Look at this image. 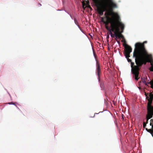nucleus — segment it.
Instances as JSON below:
<instances>
[{"instance_id": "obj_1", "label": "nucleus", "mask_w": 153, "mask_h": 153, "mask_svg": "<svg viewBox=\"0 0 153 153\" xmlns=\"http://www.w3.org/2000/svg\"><path fill=\"white\" fill-rule=\"evenodd\" d=\"M147 42L146 41L144 42L143 43H137L135 45L133 57L134 58L137 57L140 60L143 59L142 57L143 56H147L148 53L146 50L144 44Z\"/></svg>"}, {"instance_id": "obj_2", "label": "nucleus", "mask_w": 153, "mask_h": 153, "mask_svg": "<svg viewBox=\"0 0 153 153\" xmlns=\"http://www.w3.org/2000/svg\"><path fill=\"white\" fill-rule=\"evenodd\" d=\"M109 7V10L105 12L104 14L105 17H102L101 18V22L105 24V27L106 29L107 27H109L108 25L109 23L110 24V25H111V23H113L114 22V20L115 18L110 17L109 16L113 15L117 19H118L119 18V17L117 13L113 12V9L115 8Z\"/></svg>"}, {"instance_id": "obj_3", "label": "nucleus", "mask_w": 153, "mask_h": 153, "mask_svg": "<svg viewBox=\"0 0 153 153\" xmlns=\"http://www.w3.org/2000/svg\"><path fill=\"white\" fill-rule=\"evenodd\" d=\"M142 57L143 59L140 60L137 57L134 58L135 59V62L137 65L135 67L134 71L136 72H138L139 71L140 68L143 64L145 65L146 63L150 62L151 66L153 67V61H152V56L151 55L147 53V56H143Z\"/></svg>"}, {"instance_id": "obj_4", "label": "nucleus", "mask_w": 153, "mask_h": 153, "mask_svg": "<svg viewBox=\"0 0 153 153\" xmlns=\"http://www.w3.org/2000/svg\"><path fill=\"white\" fill-rule=\"evenodd\" d=\"M95 3L97 7V11L99 14L102 16L103 14V12L105 11H108L109 10L110 4L105 3L103 6H102L99 2V0H92Z\"/></svg>"}, {"instance_id": "obj_5", "label": "nucleus", "mask_w": 153, "mask_h": 153, "mask_svg": "<svg viewBox=\"0 0 153 153\" xmlns=\"http://www.w3.org/2000/svg\"><path fill=\"white\" fill-rule=\"evenodd\" d=\"M145 95L146 97V99L148 101L147 108H153V106L152 105L153 100V91L149 93H146L145 92Z\"/></svg>"}, {"instance_id": "obj_6", "label": "nucleus", "mask_w": 153, "mask_h": 153, "mask_svg": "<svg viewBox=\"0 0 153 153\" xmlns=\"http://www.w3.org/2000/svg\"><path fill=\"white\" fill-rule=\"evenodd\" d=\"M127 59L128 61V62H130L131 64V67L132 68L131 71L132 73L134 75L135 78V79L137 81L138 80L139 78V71H138V72H136L134 71L135 67L137 65H134V62H132L131 59H129V58H126Z\"/></svg>"}, {"instance_id": "obj_7", "label": "nucleus", "mask_w": 153, "mask_h": 153, "mask_svg": "<svg viewBox=\"0 0 153 153\" xmlns=\"http://www.w3.org/2000/svg\"><path fill=\"white\" fill-rule=\"evenodd\" d=\"M114 26L113 23H111L110 27H106V29L110 32L111 36L112 38L114 37V36L116 37V35L115 34V33L116 31V30H118L117 29V28H116V27Z\"/></svg>"}, {"instance_id": "obj_8", "label": "nucleus", "mask_w": 153, "mask_h": 153, "mask_svg": "<svg viewBox=\"0 0 153 153\" xmlns=\"http://www.w3.org/2000/svg\"><path fill=\"white\" fill-rule=\"evenodd\" d=\"M147 114L146 116V123H148V120L151 118H152L153 116V108H147Z\"/></svg>"}, {"instance_id": "obj_9", "label": "nucleus", "mask_w": 153, "mask_h": 153, "mask_svg": "<svg viewBox=\"0 0 153 153\" xmlns=\"http://www.w3.org/2000/svg\"><path fill=\"white\" fill-rule=\"evenodd\" d=\"M132 49L128 45H127L125 47V55L126 58H128L130 57V54L131 52Z\"/></svg>"}, {"instance_id": "obj_10", "label": "nucleus", "mask_w": 153, "mask_h": 153, "mask_svg": "<svg viewBox=\"0 0 153 153\" xmlns=\"http://www.w3.org/2000/svg\"><path fill=\"white\" fill-rule=\"evenodd\" d=\"M96 73L98 76V79L99 80H100V77L101 74V70L100 65L99 62L97 61H96Z\"/></svg>"}, {"instance_id": "obj_11", "label": "nucleus", "mask_w": 153, "mask_h": 153, "mask_svg": "<svg viewBox=\"0 0 153 153\" xmlns=\"http://www.w3.org/2000/svg\"><path fill=\"white\" fill-rule=\"evenodd\" d=\"M150 126H151V128L150 129H148L147 128H146V130L149 132L150 133L152 137H153V119H151L150 120Z\"/></svg>"}, {"instance_id": "obj_12", "label": "nucleus", "mask_w": 153, "mask_h": 153, "mask_svg": "<svg viewBox=\"0 0 153 153\" xmlns=\"http://www.w3.org/2000/svg\"><path fill=\"white\" fill-rule=\"evenodd\" d=\"M108 3L110 4V6L109 7L112 8H117V7L116 4L114 1L113 0H108Z\"/></svg>"}, {"instance_id": "obj_13", "label": "nucleus", "mask_w": 153, "mask_h": 153, "mask_svg": "<svg viewBox=\"0 0 153 153\" xmlns=\"http://www.w3.org/2000/svg\"><path fill=\"white\" fill-rule=\"evenodd\" d=\"M114 22H116L118 25V27L119 28H121V30H123L124 29V25L122 22L118 21L116 18L114 20Z\"/></svg>"}, {"instance_id": "obj_14", "label": "nucleus", "mask_w": 153, "mask_h": 153, "mask_svg": "<svg viewBox=\"0 0 153 153\" xmlns=\"http://www.w3.org/2000/svg\"><path fill=\"white\" fill-rule=\"evenodd\" d=\"M113 24H114V26H115L114 27H116V28H117V29H118L117 30H116V32H117L119 33H122L123 32L124 30H120V28L118 27V25H117V24L116 22H114V23H113Z\"/></svg>"}, {"instance_id": "obj_15", "label": "nucleus", "mask_w": 153, "mask_h": 153, "mask_svg": "<svg viewBox=\"0 0 153 153\" xmlns=\"http://www.w3.org/2000/svg\"><path fill=\"white\" fill-rule=\"evenodd\" d=\"M115 34L116 35V38H115V39H117V38H124L123 35L122 34V33H119L115 31Z\"/></svg>"}, {"instance_id": "obj_16", "label": "nucleus", "mask_w": 153, "mask_h": 153, "mask_svg": "<svg viewBox=\"0 0 153 153\" xmlns=\"http://www.w3.org/2000/svg\"><path fill=\"white\" fill-rule=\"evenodd\" d=\"M74 22H75V24L76 25H77L79 27V25L77 21L76 20V18L74 19Z\"/></svg>"}, {"instance_id": "obj_17", "label": "nucleus", "mask_w": 153, "mask_h": 153, "mask_svg": "<svg viewBox=\"0 0 153 153\" xmlns=\"http://www.w3.org/2000/svg\"><path fill=\"white\" fill-rule=\"evenodd\" d=\"M142 81L143 83L145 84V85H146L147 83L146 82V81L145 79L142 78Z\"/></svg>"}, {"instance_id": "obj_18", "label": "nucleus", "mask_w": 153, "mask_h": 153, "mask_svg": "<svg viewBox=\"0 0 153 153\" xmlns=\"http://www.w3.org/2000/svg\"><path fill=\"white\" fill-rule=\"evenodd\" d=\"M146 123L145 122H144L143 123V127L145 128L146 127Z\"/></svg>"}, {"instance_id": "obj_19", "label": "nucleus", "mask_w": 153, "mask_h": 153, "mask_svg": "<svg viewBox=\"0 0 153 153\" xmlns=\"http://www.w3.org/2000/svg\"><path fill=\"white\" fill-rule=\"evenodd\" d=\"M149 70L151 71H153V67H152V66H151V67L149 68Z\"/></svg>"}, {"instance_id": "obj_20", "label": "nucleus", "mask_w": 153, "mask_h": 153, "mask_svg": "<svg viewBox=\"0 0 153 153\" xmlns=\"http://www.w3.org/2000/svg\"><path fill=\"white\" fill-rule=\"evenodd\" d=\"M16 103V102H11L8 103V104H13V105H15V103Z\"/></svg>"}, {"instance_id": "obj_21", "label": "nucleus", "mask_w": 153, "mask_h": 153, "mask_svg": "<svg viewBox=\"0 0 153 153\" xmlns=\"http://www.w3.org/2000/svg\"><path fill=\"white\" fill-rule=\"evenodd\" d=\"M116 40V41H117V42L118 43V44H120V41L119 40H118L117 39H115Z\"/></svg>"}, {"instance_id": "obj_22", "label": "nucleus", "mask_w": 153, "mask_h": 153, "mask_svg": "<svg viewBox=\"0 0 153 153\" xmlns=\"http://www.w3.org/2000/svg\"><path fill=\"white\" fill-rule=\"evenodd\" d=\"M124 115L123 114H122V118L123 119V120H124Z\"/></svg>"}, {"instance_id": "obj_23", "label": "nucleus", "mask_w": 153, "mask_h": 153, "mask_svg": "<svg viewBox=\"0 0 153 153\" xmlns=\"http://www.w3.org/2000/svg\"><path fill=\"white\" fill-rule=\"evenodd\" d=\"M94 55L95 58H96V55L94 53Z\"/></svg>"}, {"instance_id": "obj_24", "label": "nucleus", "mask_w": 153, "mask_h": 153, "mask_svg": "<svg viewBox=\"0 0 153 153\" xmlns=\"http://www.w3.org/2000/svg\"><path fill=\"white\" fill-rule=\"evenodd\" d=\"M39 4L40 5V6H41V4H40V3H39Z\"/></svg>"}]
</instances>
